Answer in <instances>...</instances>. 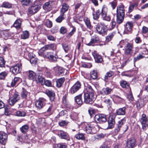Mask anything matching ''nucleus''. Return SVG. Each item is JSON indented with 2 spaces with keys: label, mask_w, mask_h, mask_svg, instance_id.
Wrapping results in <instances>:
<instances>
[{
  "label": "nucleus",
  "mask_w": 148,
  "mask_h": 148,
  "mask_svg": "<svg viewBox=\"0 0 148 148\" xmlns=\"http://www.w3.org/2000/svg\"><path fill=\"white\" fill-rule=\"evenodd\" d=\"M29 94L28 92L24 88H22V90L21 94V97L23 99H25L27 97Z\"/></svg>",
  "instance_id": "34"
},
{
  "label": "nucleus",
  "mask_w": 148,
  "mask_h": 148,
  "mask_svg": "<svg viewBox=\"0 0 148 148\" xmlns=\"http://www.w3.org/2000/svg\"><path fill=\"white\" fill-rule=\"evenodd\" d=\"M8 73L7 72L4 71L0 73V79H3L7 75Z\"/></svg>",
  "instance_id": "53"
},
{
  "label": "nucleus",
  "mask_w": 148,
  "mask_h": 148,
  "mask_svg": "<svg viewBox=\"0 0 148 148\" xmlns=\"http://www.w3.org/2000/svg\"><path fill=\"white\" fill-rule=\"evenodd\" d=\"M116 23L114 19H112L109 26V29L112 30L115 27Z\"/></svg>",
  "instance_id": "49"
},
{
  "label": "nucleus",
  "mask_w": 148,
  "mask_h": 148,
  "mask_svg": "<svg viewBox=\"0 0 148 148\" xmlns=\"http://www.w3.org/2000/svg\"><path fill=\"white\" fill-rule=\"evenodd\" d=\"M126 120V118L124 117L118 121V124H117V127L114 130L115 132L116 133H117L119 132L120 128L123 124L125 123Z\"/></svg>",
  "instance_id": "16"
},
{
  "label": "nucleus",
  "mask_w": 148,
  "mask_h": 148,
  "mask_svg": "<svg viewBox=\"0 0 148 148\" xmlns=\"http://www.w3.org/2000/svg\"><path fill=\"white\" fill-rule=\"evenodd\" d=\"M58 136L62 139H66L68 140H70V138L68 134L62 130L58 131Z\"/></svg>",
  "instance_id": "15"
},
{
  "label": "nucleus",
  "mask_w": 148,
  "mask_h": 148,
  "mask_svg": "<svg viewBox=\"0 0 148 148\" xmlns=\"http://www.w3.org/2000/svg\"><path fill=\"white\" fill-rule=\"evenodd\" d=\"M28 74V78L30 80H34L35 78L36 73H35L34 71L31 70H29L27 72Z\"/></svg>",
  "instance_id": "25"
},
{
  "label": "nucleus",
  "mask_w": 148,
  "mask_h": 148,
  "mask_svg": "<svg viewBox=\"0 0 148 148\" xmlns=\"http://www.w3.org/2000/svg\"><path fill=\"white\" fill-rule=\"evenodd\" d=\"M116 16V23L119 24L123 22L124 18L119 16Z\"/></svg>",
  "instance_id": "48"
},
{
  "label": "nucleus",
  "mask_w": 148,
  "mask_h": 148,
  "mask_svg": "<svg viewBox=\"0 0 148 148\" xmlns=\"http://www.w3.org/2000/svg\"><path fill=\"white\" fill-rule=\"evenodd\" d=\"M95 62L97 63H102L103 62V59L101 56L96 51H94L92 53Z\"/></svg>",
  "instance_id": "11"
},
{
  "label": "nucleus",
  "mask_w": 148,
  "mask_h": 148,
  "mask_svg": "<svg viewBox=\"0 0 148 148\" xmlns=\"http://www.w3.org/2000/svg\"><path fill=\"white\" fill-rule=\"evenodd\" d=\"M91 77L93 79H95L97 77V72L95 70H93L90 73Z\"/></svg>",
  "instance_id": "45"
},
{
  "label": "nucleus",
  "mask_w": 148,
  "mask_h": 148,
  "mask_svg": "<svg viewBox=\"0 0 148 148\" xmlns=\"http://www.w3.org/2000/svg\"><path fill=\"white\" fill-rule=\"evenodd\" d=\"M100 10L103 19L108 21H110L111 20L109 16H107V13L105 10Z\"/></svg>",
  "instance_id": "18"
},
{
  "label": "nucleus",
  "mask_w": 148,
  "mask_h": 148,
  "mask_svg": "<svg viewBox=\"0 0 148 148\" xmlns=\"http://www.w3.org/2000/svg\"><path fill=\"white\" fill-rule=\"evenodd\" d=\"M8 139V135L5 133H0V143L5 145Z\"/></svg>",
  "instance_id": "12"
},
{
  "label": "nucleus",
  "mask_w": 148,
  "mask_h": 148,
  "mask_svg": "<svg viewBox=\"0 0 148 148\" xmlns=\"http://www.w3.org/2000/svg\"><path fill=\"white\" fill-rule=\"evenodd\" d=\"M142 125V129L144 130H145L148 129V122L141 124Z\"/></svg>",
  "instance_id": "55"
},
{
  "label": "nucleus",
  "mask_w": 148,
  "mask_h": 148,
  "mask_svg": "<svg viewBox=\"0 0 148 148\" xmlns=\"http://www.w3.org/2000/svg\"><path fill=\"white\" fill-rule=\"evenodd\" d=\"M99 41L100 40L99 37L97 35H95L94 36H92L90 42L88 44H86V45L88 46H90L92 44L99 42Z\"/></svg>",
  "instance_id": "19"
},
{
  "label": "nucleus",
  "mask_w": 148,
  "mask_h": 148,
  "mask_svg": "<svg viewBox=\"0 0 148 148\" xmlns=\"http://www.w3.org/2000/svg\"><path fill=\"white\" fill-rule=\"evenodd\" d=\"M20 78L18 77H15L12 80L11 83V86L12 87L15 86L16 84L18 82Z\"/></svg>",
  "instance_id": "44"
},
{
  "label": "nucleus",
  "mask_w": 148,
  "mask_h": 148,
  "mask_svg": "<svg viewBox=\"0 0 148 148\" xmlns=\"http://www.w3.org/2000/svg\"><path fill=\"white\" fill-rule=\"evenodd\" d=\"M57 147L59 148H66L67 146L65 143H61L58 144Z\"/></svg>",
  "instance_id": "60"
},
{
  "label": "nucleus",
  "mask_w": 148,
  "mask_h": 148,
  "mask_svg": "<svg viewBox=\"0 0 148 148\" xmlns=\"http://www.w3.org/2000/svg\"><path fill=\"white\" fill-rule=\"evenodd\" d=\"M44 56L46 58L52 62L56 61L58 58L57 55L54 54L52 51L46 52L44 54Z\"/></svg>",
  "instance_id": "6"
},
{
  "label": "nucleus",
  "mask_w": 148,
  "mask_h": 148,
  "mask_svg": "<svg viewBox=\"0 0 148 148\" xmlns=\"http://www.w3.org/2000/svg\"><path fill=\"white\" fill-rule=\"evenodd\" d=\"M145 57L144 54H139L136 56L135 57L134 59V62H135Z\"/></svg>",
  "instance_id": "36"
},
{
  "label": "nucleus",
  "mask_w": 148,
  "mask_h": 148,
  "mask_svg": "<svg viewBox=\"0 0 148 148\" xmlns=\"http://www.w3.org/2000/svg\"><path fill=\"white\" fill-rule=\"evenodd\" d=\"M94 129L93 125L92 124H88L86 123L85 124L84 129L86 133L89 134H93L92 130Z\"/></svg>",
  "instance_id": "17"
},
{
  "label": "nucleus",
  "mask_w": 148,
  "mask_h": 148,
  "mask_svg": "<svg viewBox=\"0 0 148 148\" xmlns=\"http://www.w3.org/2000/svg\"><path fill=\"white\" fill-rule=\"evenodd\" d=\"M114 98L115 100L119 103H123L124 102V99L119 96H115Z\"/></svg>",
  "instance_id": "52"
},
{
  "label": "nucleus",
  "mask_w": 148,
  "mask_h": 148,
  "mask_svg": "<svg viewBox=\"0 0 148 148\" xmlns=\"http://www.w3.org/2000/svg\"><path fill=\"white\" fill-rule=\"evenodd\" d=\"M29 36V33L27 31H25L23 32L21 35V38L23 39L28 38Z\"/></svg>",
  "instance_id": "43"
},
{
  "label": "nucleus",
  "mask_w": 148,
  "mask_h": 148,
  "mask_svg": "<svg viewBox=\"0 0 148 148\" xmlns=\"http://www.w3.org/2000/svg\"><path fill=\"white\" fill-rule=\"evenodd\" d=\"M46 93L49 97L51 101L54 100L55 95L53 91L49 90H47L46 91Z\"/></svg>",
  "instance_id": "24"
},
{
  "label": "nucleus",
  "mask_w": 148,
  "mask_h": 148,
  "mask_svg": "<svg viewBox=\"0 0 148 148\" xmlns=\"http://www.w3.org/2000/svg\"><path fill=\"white\" fill-rule=\"evenodd\" d=\"M120 84L121 86L123 88H128L130 87L128 83L125 81H121L120 82Z\"/></svg>",
  "instance_id": "41"
},
{
  "label": "nucleus",
  "mask_w": 148,
  "mask_h": 148,
  "mask_svg": "<svg viewBox=\"0 0 148 148\" xmlns=\"http://www.w3.org/2000/svg\"><path fill=\"white\" fill-rule=\"evenodd\" d=\"M29 129V126L27 125H25L20 128V130L22 133L25 134L28 132Z\"/></svg>",
  "instance_id": "31"
},
{
  "label": "nucleus",
  "mask_w": 148,
  "mask_h": 148,
  "mask_svg": "<svg viewBox=\"0 0 148 148\" xmlns=\"http://www.w3.org/2000/svg\"><path fill=\"white\" fill-rule=\"evenodd\" d=\"M46 26L48 28H51L52 27V23L51 21L48 20L46 22Z\"/></svg>",
  "instance_id": "61"
},
{
  "label": "nucleus",
  "mask_w": 148,
  "mask_h": 148,
  "mask_svg": "<svg viewBox=\"0 0 148 148\" xmlns=\"http://www.w3.org/2000/svg\"><path fill=\"white\" fill-rule=\"evenodd\" d=\"M142 32L143 35L148 33V28L144 26L142 28Z\"/></svg>",
  "instance_id": "58"
},
{
  "label": "nucleus",
  "mask_w": 148,
  "mask_h": 148,
  "mask_svg": "<svg viewBox=\"0 0 148 148\" xmlns=\"http://www.w3.org/2000/svg\"><path fill=\"white\" fill-rule=\"evenodd\" d=\"M141 124L148 122V119L145 114H143L140 120Z\"/></svg>",
  "instance_id": "35"
},
{
  "label": "nucleus",
  "mask_w": 148,
  "mask_h": 148,
  "mask_svg": "<svg viewBox=\"0 0 148 148\" xmlns=\"http://www.w3.org/2000/svg\"><path fill=\"white\" fill-rule=\"evenodd\" d=\"M45 84V85L48 86H51V82L49 80H46L45 81L44 80L43 84Z\"/></svg>",
  "instance_id": "63"
},
{
  "label": "nucleus",
  "mask_w": 148,
  "mask_h": 148,
  "mask_svg": "<svg viewBox=\"0 0 148 148\" xmlns=\"http://www.w3.org/2000/svg\"><path fill=\"white\" fill-rule=\"evenodd\" d=\"M5 64V62L3 58L0 57V67H3L4 66Z\"/></svg>",
  "instance_id": "59"
},
{
  "label": "nucleus",
  "mask_w": 148,
  "mask_h": 148,
  "mask_svg": "<svg viewBox=\"0 0 148 148\" xmlns=\"http://www.w3.org/2000/svg\"><path fill=\"white\" fill-rule=\"evenodd\" d=\"M81 97L82 95H80L76 96L75 97V102L78 104L80 105H82L83 103V101L82 100Z\"/></svg>",
  "instance_id": "32"
},
{
  "label": "nucleus",
  "mask_w": 148,
  "mask_h": 148,
  "mask_svg": "<svg viewBox=\"0 0 148 148\" xmlns=\"http://www.w3.org/2000/svg\"><path fill=\"white\" fill-rule=\"evenodd\" d=\"M115 34V33L113 32L110 33L106 37V41L107 42L110 41L113 38Z\"/></svg>",
  "instance_id": "42"
},
{
  "label": "nucleus",
  "mask_w": 148,
  "mask_h": 148,
  "mask_svg": "<svg viewBox=\"0 0 148 148\" xmlns=\"http://www.w3.org/2000/svg\"><path fill=\"white\" fill-rule=\"evenodd\" d=\"M12 4L7 2H4L0 5V8H5L10 9L12 8Z\"/></svg>",
  "instance_id": "27"
},
{
  "label": "nucleus",
  "mask_w": 148,
  "mask_h": 148,
  "mask_svg": "<svg viewBox=\"0 0 148 148\" xmlns=\"http://www.w3.org/2000/svg\"><path fill=\"white\" fill-rule=\"evenodd\" d=\"M65 81L64 78H61L56 81V85L58 87H60Z\"/></svg>",
  "instance_id": "30"
},
{
  "label": "nucleus",
  "mask_w": 148,
  "mask_h": 148,
  "mask_svg": "<svg viewBox=\"0 0 148 148\" xmlns=\"http://www.w3.org/2000/svg\"><path fill=\"white\" fill-rule=\"evenodd\" d=\"M84 21L87 27L89 29H91L92 27L90 20L88 18H86L84 19Z\"/></svg>",
  "instance_id": "38"
},
{
  "label": "nucleus",
  "mask_w": 148,
  "mask_h": 148,
  "mask_svg": "<svg viewBox=\"0 0 148 148\" xmlns=\"http://www.w3.org/2000/svg\"><path fill=\"white\" fill-rule=\"evenodd\" d=\"M136 141L134 137H132L127 140L125 148H133L136 145Z\"/></svg>",
  "instance_id": "7"
},
{
  "label": "nucleus",
  "mask_w": 148,
  "mask_h": 148,
  "mask_svg": "<svg viewBox=\"0 0 148 148\" xmlns=\"http://www.w3.org/2000/svg\"><path fill=\"white\" fill-rule=\"evenodd\" d=\"M44 48L46 50H50L52 49L54 50L56 49V46L55 44H48L45 45Z\"/></svg>",
  "instance_id": "28"
},
{
  "label": "nucleus",
  "mask_w": 148,
  "mask_h": 148,
  "mask_svg": "<svg viewBox=\"0 0 148 148\" xmlns=\"http://www.w3.org/2000/svg\"><path fill=\"white\" fill-rule=\"evenodd\" d=\"M112 89L108 87L103 88L101 91V93L103 95H107L110 94Z\"/></svg>",
  "instance_id": "23"
},
{
  "label": "nucleus",
  "mask_w": 148,
  "mask_h": 148,
  "mask_svg": "<svg viewBox=\"0 0 148 148\" xmlns=\"http://www.w3.org/2000/svg\"><path fill=\"white\" fill-rule=\"evenodd\" d=\"M95 119L98 123H102L107 121L106 115L103 114H99L95 115Z\"/></svg>",
  "instance_id": "5"
},
{
  "label": "nucleus",
  "mask_w": 148,
  "mask_h": 148,
  "mask_svg": "<svg viewBox=\"0 0 148 148\" xmlns=\"http://www.w3.org/2000/svg\"><path fill=\"white\" fill-rule=\"evenodd\" d=\"M96 29L98 34H103L107 31V27L104 24L99 22L96 25Z\"/></svg>",
  "instance_id": "2"
},
{
  "label": "nucleus",
  "mask_w": 148,
  "mask_h": 148,
  "mask_svg": "<svg viewBox=\"0 0 148 148\" xmlns=\"http://www.w3.org/2000/svg\"><path fill=\"white\" fill-rule=\"evenodd\" d=\"M45 79L44 77L42 76V74L41 72L36 73V75L34 80L37 82H39L42 84H43Z\"/></svg>",
  "instance_id": "13"
},
{
  "label": "nucleus",
  "mask_w": 148,
  "mask_h": 148,
  "mask_svg": "<svg viewBox=\"0 0 148 148\" xmlns=\"http://www.w3.org/2000/svg\"><path fill=\"white\" fill-rule=\"evenodd\" d=\"M46 103V100L43 98H40L36 101L35 103L36 107L39 109H40L45 106Z\"/></svg>",
  "instance_id": "9"
},
{
  "label": "nucleus",
  "mask_w": 148,
  "mask_h": 148,
  "mask_svg": "<svg viewBox=\"0 0 148 148\" xmlns=\"http://www.w3.org/2000/svg\"><path fill=\"white\" fill-rule=\"evenodd\" d=\"M101 14L100 10H93L92 12L93 18L94 20H97Z\"/></svg>",
  "instance_id": "26"
},
{
  "label": "nucleus",
  "mask_w": 148,
  "mask_h": 148,
  "mask_svg": "<svg viewBox=\"0 0 148 148\" xmlns=\"http://www.w3.org/2000/svg\"><path fill=\"white\" fill-rule=\"evenodd\" d=\"M52 106L51 104L49 103L46 104L45 106L46 109V113H48L50 115L51 114V110H52Z\"/></svg>",
  "instance_id": "29"
},
{
  "label": "nucleus",
  "mask_w": 148,
  "mask_h": 148,
  "mask_svg": "<svg viewBox=\"0 0 148 148\" xmlns=\"http://www.w3.org/2000/svg\"><path fill=\"white\" fill-rule=\"evenodd\" d=\"M115 117L116 116L115 115H111L109 116V119L108 120V128L111 129L114 127L115 124Z\"/></svg>",
  "instance_id": "10"
},
{
  "label": "nucleus",
  "mask_w": 148,
  "mask_h": 148,
  "mask_svg": "<svg viewBox=\"0 0 148 148\" xmlns=\"http://www.w3.org/2000/svg\"><path fill=\"white\" fill-rule=\"evenodd\" d=\"M46 49L44 48V47L40 49L38 51V54L39 55L42 56L44 53Z\"/></svg>",
  "instance_id": "62"
},
{
  "label": "nucleus",
  "mask_w": 148,
  "mask_h": 148,
  "mask_svg": "<svg viewBox=\"0 0 148 148\" xmlns=\"http://www.w3.org/2000/svg\"><path fill=\"white\" fill-rule=\"evenodd\" d=\"M52 1H49L45 3L43 5V8L44 9H48L51 6L50 4H51Z\"/></svg>",
  "instance_id": "50"
},
{
  "label": "nucleus",
  "mask_w": 148,
  "mask_h": 148,
  "mask_svg": "<svg viewBox=\"0 0 148 148\" xmlns=\"http://www.w3.org/2000/svg\"><path fill=\"white\" fill-rule=\"evenodd\" d=\"M133 45L127 42L125 47L124 54L127 56H130L133 53Z\"/></svg>",
  "instance_id": "4"
},
{
  "label": "nucleus",
  "mask_w": 148,
  "mask_h": 148,
  "mask_svg": "<svg viewBox=\"0 0 148 148\" xmlns=\"http://www.w3.org/2000/svg\"><path fill=\"white\" fill-rule=\"evenodd\" d=\"M126 108L123 107L122 108H119L116 111V114L117 115H123L125 114Z\"/></svg>",
  "instance_id": "22"
},
{
  "label": "nucleus",
  "mask_w": 148,
  "mask_h": 148,
  "mask_svg": "<svg viewBox=\"0 0 148 148\" xmlns=\"http://www.w3.org/2000/svg\"><path fill=\"white\" fill-rule=\"evenodd\" d=\"M134 22L132 21H128L125 25V31L130 32L133 26Z\"/></svg>",
  "instance_id": "20"
},
{
  "label": "nucleus",
  "mask_w": 148,
  "mask_h": 148,
  "mask_svg": "<svg viewBox=\"0 0 148 148\" xmlns=\"http://www.w3.org/2000/svg\"><path fill=\"white\" fill-rule=\"evenodd\" d=\"M9 31L6 30L3 31L1 33L2 36L5 39H7V36H8Z\"/></svg>",
  "instance_id": "46"
},
{
  "label": "nucleus",
  "mask_w": 148,
  "mask_h": 148,
  "mask_svg": "<svg viewBox=\"0 0 148 148\" xmlns=\"http://www.w3.org/2000/svg\"><path fill=\"white\" fill-rule=\"evenodd\" d=\"M138 104L140 108L143 107L145 105L142 99L139 100Z\"/></svg>",
  "instance_id": "64"
},
{
  "label": "nucleus",
  "mask_w": 148,
  "mask_h": 148,
  "mask_svg": "<svg viewBox=\"0 0 148 148\" xmlns=\"http://www.w3.org/2000/svg\"><path fill=\"white\" fill-rule=\"evenodd\" d=\"M15 100H14L12 98H10L9 100V103L10 105L13 106L14 105L15 103L17 102Z\"/></svg>",
  "instance_id": "56"
},
{
  "label": "nucleus",
  "mask_w": 148,
  "mask_h": 148,
  "mask_svg": "<svg viewBox=\"0 0 148 148\" xmlns=\"http://www.w3.org/2000/svg\"><path fill=\"white\" fill-rule=\"evenodd\" d=\"M114 74V73L111 71L107 72L105 75L104 77V79L105 81L107 82L108 79V78L111 77Z\"/></svg>",
  "instance_id": "37"
},
{
  "label": "nucleus",
  "mask_w": 148,
  "mask_h": 148,
  "mask_svg": "<svg viewBox=\"0 0 148 148\" xmlns=\"http://www.w3.org/2000/svg\"><path fill=\"white\" fill-rule=\"evenodd\" d=\"M81 84L79 81L77 82L71 88L69 92L72 94H73L77 92L81 88Z\"/></svg>",
  "instance_id": "8"
},
{
  "label": "nucleus",
  "mask_w": 148,
  "mask_h": 148,
  "mask_svg": "<svg viewBox=\"0 0 148 148\" xmlns=\"http://www.w3.org/2000/svg\"><path fill=\"white\" fill-rule=\"evenodd\" d=\"M21 21L19 19H17L14 24V26L17 29H19L21 28Z\"/></svg>",
  "instance_id": "33"
},
{
  "label": "nucleus",
  "mask_w": 148,
  "mask_h": 148,
  "mask_svg": "<svg viewBox=\"0 0 148 148\" xmlns=\"http://www.w3.org/2000/svg\"><path fill=\"white\" fill-rule=\"evenodd\" d=\"M53 70L56 75H62L64 73L65 69L61 67L56 66L53 68Z\"/></svg>",
  "instance_id": "14"
},
{
  "label": "nucleus",
  "mask_w": 148,
  "mask_h": 148,
  "mask_svg": "<svg viewBox=\"0 0 148 148\" xmlns=\"http://www.w3.org/2000/svg\"><path fill=\"white\" fill-rule=\"evenodd\" d=\"M62 45L63 48L65 52L66 53L68 52V51L70 49L68 45L66 44H62Z\"/></svg>",
  "instance_id": "57"
},
{
  "label": "nucleus",
  "mask_w": 148,
  "mask_h": 148,
  "mask_svg": "<svg viewBox=\"0 0 148 148\" xmlns=\"http://www.w3.org/2000/svg\"><path fill=\"white\" fill-rule=\"evenodd\" d=\"M138 3L135 2L130 4L129 8V9H133L137 8Z\"/></svg>",
  "instance_id": "51"
},
{
  "label": "nucleus",
  "mask_w": 148,
  "mask_h": 148,
  "mask_svg": "<svg viewBox=\"0 0 148 148\" xmlns=\"http://www.w3.org/2000/svg\"><path fill=\"white\" fill-rule=\"evenodd\" d=\"M78 114L76 112H73L71 116V119L73 120H76L78 119Z\"/></svg>",
  "instance_id": "54"
},
{
  "label": "nucleus",
  "mask_w": 148,
  "mask_h": 148,
  "mask_svg": "<svg viewBox=\"0 0 148 148\" xmlns=\"http://www.w3.org/2000/svg\"><path fill=\"white\" fill-rule=\"evenodd\" d=\"M124 10H116V16L124 18Z\"/></svg>",
  "instance_id": "40"
},
{
  "label": "nucleus",
  "mask_w": 148,
  "mask_h": 148,
  "mask_svg": "<svg viewBox=\"0 0 148 148\" xmlns=\"http://www.w3.org/2000/svg\"><path fill=\"white\" fill-rule=\"evenodd\" d=\"M67 10H61V15L59 16L56 20V21L58 23H60L64 20L65 17L64 13Z\"/></svg>",
  "instance_id": "21"
},
{
  "label": "nucleus",
  "mask_w": 148,
  "mask_h": 148,
  "mask_svg": "<svg viewBox=\"0 0 148 148\" xmlns=\"http://www.w3.org/2000/svg\"><path fill=\"white\" fill-rule=\"evenodd\" d=\"M84 102L86 104H92L95 100L94 97V91L92 86L87 83H84Z\"/></svg>",
  "instance_id": "1"
},
{
  "label": "nucleus",
  "mask_w": 148,
  "mask_h": 148,
  "mask_svg": "<svg viewBox=\"0 0 148 148\" xmlns=\"http://www.w3.org/2000/svg\"><path fill=\"white\" fill-rule=\"evenodd\" d=\"M26 113L24 111H18L16 112V115L18 116H25Z\"/></svg>",
  "instance_id": "47"
},
{
  "label": "nucleus",
  "mask_w": 148,
  "mask_h": 148,
  "mask_svg": "<svg viewBox=\"0 0 148 148\" xmlns=\"http://www.w3.org/2000/svg\"><path fill=\"white\" fill-rule=\"evenodd\" d=\"M22 64L21 63H17L15 65L10 67V71L14 75L20 73L22 70Z\"/></svg>",
  "instance_id": "3"
},
{
  "label": "nucleus",
  "mask_w": 148,
  "mask_h": 148,
  "mask_svg": "<svg viewBox=\"0 0 148 148\" xmlns=\"http://www.w3.org/2000/svg\"><path fill=\"white\" fill-rule=\"evenodd\" d=\"M75 138L77 139L85 140V137L84 135L82 133H79L76 134L75 136Z\"/></svg>",
  "instance_id": "39"
}]
</instances>
